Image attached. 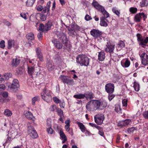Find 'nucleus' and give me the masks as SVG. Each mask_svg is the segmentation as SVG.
<instances>
[{"label":"nucleus","instance_id":"nucleus-1","mask_svg":"<svg viewBox=\"0 0 148 148\" xmlns=\"http://www.w3.org/2000/svg\"><path fill=\"white\" fill-rule=\"evenodd\" d=\"M76 62L79 64L81 66H87L89 64V59L85 55H78L76 58Z\"/></svg>","mask_w":148,"mask_h":148},{"label":"nucleus","instance_id":"nucleus-2","mask_svg":"<svg viewBox=\"0 0 148 148\" xmlns=\"http://www.w3.org/2000/svg\"><path fill=\"white\" fill-rule=\"evenodd\" d=\"M52 93L51 91L46 88H44L41 93V96L42 99L47 102H49L51 99Z\"/></svg>","mask_w":148,"mask_h":148},{"label":"nucleus","instance_id":"nucleus-3","mask_svg":"<svg viewBox=\"0 0 148 148\" xmlns=\"http://www.w3.org/2000/svg\"><path fill=\"white\" fill-rule=\"evenodd\" d=\"M92 4L95 8L101 12L105 18L109 17V14L105 10L103 6L99 5L97 2L95 1H93Z\"/></svg>","mask_w":148,"mask_h":148},{"label":"nucleus","instance_id":"nucleus-4","mask_svg":"<svg viewBox=\"0 0 148 148\" xmlns=\"http://www.w3.org/2000/svg\"><path fill=\"white\" fill-rule=\"evenodd\" d=\"M59 78L64 83L68 85L71 86L74 84V80L70 77L64 75H61Z\"/></svg>","mask_w":148,"mask_h":148},{"label":"nucleus","instance_id":"nucleus-5","mask_svg":"<svg viewBox=\"0 0 148 148\" xmlns=\"http://www.w3.org/2000/svg\"><path fill=\"white\" fill-rule=\"evenodd\" d=\"M137 37L139 45L142 47H144L148 42V37L145 38L138 34H137Z\"/></svg>","mask_w":148,"mask_h":148},{"label":"nucleus","instance_id":"nucleus-6","mask_svg":"<svg viewBox=\"0 0 148 148\" xmlns=\"http://www.w3.org/2000/svg\"><path fill=\"white\" fill-rule=\"evenodd\" d=\"M27 131L29 136L32 138H36L38 137V134L35 130L31 125L28 126Z\"/></svg>","mask_w":148,"mask_h":148},{"label":"nucleus","instance_id":"nucleus-7","mask_svg":"<svg viewBox=\"0 0 148 148\" xmlns=\"http://www.w3.org/2000/svg\"><path fill=\"white\" fill-rule=\"evenodd\" d=\"M95 122L98 124L101 125L105 117L103 114H99L94 117Z\"/></svg>","mask_w":148,"mask_h":148},{"label":"nucleus","instance_id":"nucleus-8","mask_svg":"<svg viewBox=\"0 0 148 148\" xmlns=\"http://www.w3.org/2000/svg\"><path fill=\"white\" fill-rule=\"evenodd\" d=\"M40 71V68L38 66H37L36 68L31 66L28 67V73L30 75L34 74L36 75Z\"/></svg>","mask_w":148,"mask_h":148},{"label":"nucleus","instance_id":"nucleus-9","mask_svg":"<svg viewBox=\"0 0 148 148\" xmlns=\"http://www.w3.org/2000/svg\"><path fill=\"white\" fill-rule=\"evenodd\" d=\"M19 87V82L16 79H14L12 83L8 86V88L12 90H16Z\"/></svg>","mask_w":148,"mask_h":148},{"label":"nucleus","instance_id":"nucleus-10","mask_svg":"<svg viewBox=\"0 0 148 148\" xmlns=\"http://www.w3.org/2000/svg\"><path fill=\"white\" fill-rule=\"evenodd\" d=\"M114 85L113 84L108 83L105 86V90L109 94H111L114 92Z\"/></svg>","mask_w":148,"mask_h":148},{"label":"nucleus","instance_id":"nucleus-11","mask_svg":"<svg viewBox=\"0 0 148 148\" xmlns=\"http://www.w3.org/2000/svg\"><path fill=\"white\" fill-rule=\"evenodd\" d=\"M106 47L105 48V51L107 52H109L110 53V56H112L111 53H112L114 49L115 45L114 44H110V42H107L106 45Z\"/></svg>","mask_w":148,"mask_h":148},{"label":"nucleus","instance_id":"nucleus-12","mask_svg":"<svg viewBox=\"0 0 148 148\" xmlns=\"http://www.w3.org/2000/svg\"><path fill=\"white\" fill-rule=\"evenodd\" d=\"M90 34L94 37L97 38L99 37L102 34V33L98 29H93L90 32Z\"/></svg>","mask_w":148,"mask_h":148},{"label":"nucleus","instance_id":"nucleus-13","mask_svg":"<svg viewBox=\"0 0 148 148\" xmlns=\"http://www.w3.org/2000/svg\"><path fill=\"white\" fill-rule=\"evenodd\" d=\"M142 64L144 65L148 64V56L145 53H143L140 56Z\"/></svg>","mask_w":148,"mask_h":148},{"label":"nucleus","instance_id":"nucleus-14","mask_svg":"<svg viewBox=\"0 0 148 148\" xmlns=\"http://www.w3.org/2000/svg\"><path fill=\"white\" fill-rule=\"evenodd\" d=\"M94 106L91 100L88 102L87 103L86 106V108L88 111L94 112L96 110L95 107Z\"/></svg>","mask_w":148,"mask_h":148},{"label":"nucleus","instance_id":"nucleus-15","mask_svg":"<svg viewBox=\"0 0 148 148\" xmlns=\"http://www.w3.org/2000/svg\"><path fill=\"white\" fill-rule=\"evenodd\" d=\"M24 115L25 116L29 119L34 120L35 119L32 113L29 111H25L24 112Z\"/></svg>","mask_w":148,"mask_h":148},{"label":"nucleus","instance_id":"nucleus-16","mask_svg":"<svg viewBox=\"0 0 148 148\" xmlns=\"http://www.w3.org/2000/svg\"><path fill=\"white\" fill-rule=\"evenodd\" d=\"M20 59L18 58L13 59L11 62L12 65L13 67H16L19 64Z\"/></svg>","mask_w":148,"mask_h":148},{"label":"nucleus","instance_id":"nucleus-17","mask_svg":"<svg viewBox=\"0 0 148 148\" xmlns=\"http://www.w3.org/2000/svg\"><path fill=\"white\" fill-rule=\"evenodd\" d=\"M93 104L95 107V110H97L101 106V102L99 101L98 100H92Z\"/></svg>","mask_w":148,"mask_h":148},{"label":"nucleus","instance_id":"nucleus-18","mask_svg":"<svg viewBox=\"0 0 148 148\" xmlns=\"http://www.w3.org/2000/svg\"><path fill=\"white\" fill-rule=\"evenodd\" d=\"M121 63L122 66L125 68L129 67L130 64V61L127 59H125L123 61H122Z\"/></svg>","mask_w":148,"mask_h":148},{"label":"nucleus","instance_id":"nucleus-19","mask_svg":"<svg viewBox=\"0 0 148 148\" xmlns=\"http://www.w3.org/2000/svg\"><path fill=\"white\" fill-rule=\"evenodd\" d=\"M98 59L100 61H103L105 58V53L103 51L100 52L98 56Z\"/></svg>","mask_w":148,"mask_h":148},{"label":"nucleus","instance_id":"nucleus-20","mask_svg":"<svg viewBox=\"0 0 148 148\" xmlns=\"http://www.w3.org/2000/svg\"><path fill=\"white\" fill-rule=\"evenodd\" d=\"M76 123L78 125L80 129L83 132H84L85 131L86 127L83 123L78 121H77Z\"/></svg>","mask_w":148,"mask_h":148},{"label":"nucleus","instance_id":"nucleus-21","mask_svg":"<svg viewBox=\"0 0 148 148\" xmlns=\"http://www.w3.org/2000/svg\"><path fill=\"white\" fill-rule=\"evenodd\" d=\"M140 13L137 14L135 16L134 18V20L136 22L138 23L141 20L142 18L141 17Z\"/></svg>","mask_w":148,"mask_h":148},{"label":"nucleus","instance_id":"nucleus-22","mask_svg":"<svg viewBox=\"0 0 148 148\" xmlns=\"http://www.w3.org/2000/svg\"><path fill=\"white\" fill-rule=\"evenodd\" d=\"M50 28L48 25H46L45 26L42 24H40L39 27V29L40 31H42L44 29L46 30H48Z\"/></svg>","mask_w":148,"mask_h":148},{"label":"nucleus","instance_id":"nucleus-23","mask_svg":"<svg viewBox=\"0 0 148 148\" xmlns=\"http://www.w3.org/2000/svg\"><path fill=\"white\" fill-rule=\"evenodd\" d=\"M15 44V42L14 40H9L8 41V49H10L12 47H14Z\"/></svg>","mask_w":148,"mask_h":148},{"label":"nucleus","instance_id":"nucleus-24","mask_svg":"<svg viewBox=\"0 0 148 148\" xmlns=\"http://www.w3.org/2000/svg\"><path fill=\"white\" fill-rule=\"evenodd\" d=\"M105 19L103 17L101 18L100 25L101 26L106 27L108 26V24L105 21Z\"/></svg>","mask_w":148,"mask_h":148},{"label":"nucleus","instance_id":"nucleus-25","mask_svg":"<svg viewBox=\"0 0 148 148\" xmlns=\"http://www.w3.org/2000/svg\"><path fill=\"white\" fill-rule=\"evenodd\" d=\"M36 0H27L26 2V5L28 7L32 6Z\"/></svg>","mask_w":148,"mask_h":148},{"label":"nucleus","instance_id":"nucleus-26","mask_svg":"<svg viewBox=\"0 0 148 148\" xmlns=\"http://www.w3.org/2000/svg\"><path fill=\"white\" fill-rule=\"evenodd\" d=\"M85 94L86 95L85 97L86 99H88V98L91 99L93 98L92 93L91 92H87Z\"/></svg>","mask_w":148,"mask_h":148},{"label":"nucleus","instance_id":"nucleus-27","mask_svg":"<svg viewBox=\"0 0 148 148\" xmlns=\"http://www.w3.org/2000/svg\"><path fill=\"white\" fill-rule=\"evenodd\" d=\"M85 96L86 95H85V94H83L82 93L75 95L74 96V97L75 98L78 99H84L85 97Z\"/></svg>","mask_w":148,"mask_h":148},{"label":"nucleus","instance_id":"nucleus-28","mask_svg":"<svg viewBox=\"0 0 148 148\" xmlns=\"http://www.w3.org/2000/svg\"><path fill=\"white\" fill-rule=\"evenodd\" d=\"M26 38L29 40H32L34 39V34L32 33H29L26 36Z\"/></svg>","mask_w":148,"mask_h":148},{"label":"nucleus","instance_id":"nucleus-29","mask_svg":"<svg viewBox=\"0 0 148 148\" xmlns=\"http://www.w3.org/2000/svg\"><path fill=\"white\" fill-rule=\"evenodd\" d=\"M147 0H142L140 3V5L141 7L147 6Z\"/></svg>","mask_w":148,"mask_h":148},{"label":"nucleus","instance_id":"nucleus-30","mask_svg":"<svg viewBox=\"0 0 148 148\" xmlns=\"http://www.w3.org/2000/svg\"><path fill=\"white\" fill-rule=\"evenodd\" d=\"M134 90L136 91H138L140 89V87L139 84L136 82L134 83Z\"/></svg>","mask_w":148,"mask_h":148},{"label":"nucleus","instance_id":"nucleus-31","mask_svg":"<svg viewBox=\"0 0 148 148\" xmlns=\"http://www.w3.org/2000/svg\"><path fill=\"white\" fill-rule=\"evenodd\" d=\"M129 11L132 14H134L136 13L138 9L137 8L135 7H132L130 8Z\"/></svg>","mask_w":148,"mask_h":148},{"label":"nucleus","instance_id":"nucleus-32","mask_svg":"<svg viewBox=\"0 0 148 148\" xmlns=\"http://www.w3.org/2000/svg\"><path fill=\"white\" fill-rule=\"evenodd\" d=\"M40 98L38 96H36L33 97L32 100V104L33 105H34L36 101H39Z\"/></svg>","mask_w":148,"mask_h":148},{"label":"nucleus","instance_id":"nucleus-33","mask_svg":"<svg viewBox=\"0 0 148 148\" xmlns=\"http://www.w3.org/2000/svg\"><path fill=\"white\" fill-rule=\"evenodd\" d=\"M4 114L7 116H10L12 115V113L11 111L8 109H6L4 111Z\"/></svg>","mask_w":148,"mask_h":148},{"label":"nucleus","instance_id":"nucleus-34","mask_svg":"<svg viewBox=\"0 0 148 148\" xmlns=\"http://www.w3.org/2000/svg\"><path fill=\"white\" fill-rule=\"evenodd\" d=\"M12 76V74L10 73H6L4 74L3 76L5 79L6 80L10 78Z\"/></svg>","mask_w":148,"mask_h":148},{"label":"nucleus","instance_id":"nucleus-35","mask_svg":"<svg viewBox=\"0 0 148 148\" xmlns=\"http://www.w3.org/2000/svg\"><path fill=\"white\" fill-rule=\"evenodd\" d=\"M47 69L49 71H51L54 69V66L52 64L49 63H48L47 66Z\"/></svg>","mask_w":148,"mask_h":148},{"label":"nucleus","instance_id":"nucleus-36","mask_svg":"<svg viewBox=\"0 0 148 148\" xmlns=\"http://www.w3.org/2000/svg\"><path fill=\"white\" fill-rule=\"evenodd\" d=\"M125 45L124 42L122 40L120 41L117 45L118 47L120 48L124 47Z\"/></svg>","mask_w":148,"mask_h":148},{"label":"nucleus","instance_id":"nucleus-37","mask_svg":"<svg viewBox=\"0 0 148 148\" xmlns=\"http://www.w3.org/2000/svg\"><path fill=\"white\" fill-rule=\"evenodd\" d=\"M113 12L116 14L117 16H119L120 14V12L119 11L117 10L116 7H114L112 9Z\"/></svg>","mask_w":148,"mask_h":148},{"label":"nucleus","instance_id":"nucleus-38","mask_svg":"<svg viewBox=\"0 0 148 148\" xmlns=\"http://www.w3.org/2000/svg\"><path fill=\"white\" fill-rule=\"evenodd\" d=\"M56 111L58 114L60 116H64L63 112L60 109L58 108V109H57Z\"/></svg>","mask_w":148,"mask_h":148},{"label":"nucleus","instance_id":"nucleus-39","mask_svg":"<svg viewBox=\"0 0 148 148\" xmlns=\"http://www.w3.org/2000/svg\"><path fill=\"white\" fill-rule=\"evenodd\" d=\"M136 129L134 127H132L128 129L127 132L129 134H131L133 133L135 130H136Z\"/></svg>","mask_w":148,"mask_h":148},{"label":"nucleus","instance_id":"nucleus-40","mask_svg":"<svg viewBox=\"0 0 148 148\" xmlns=\"http://www.w3.org/2000/svg\"><path fill=\"white\" fill-rule=\"evenodd\" d=\"M125 124V126L131 123V121L129 119H126L124 121H123Z\"/></svg>","mask_w":148,"mask_h":148},{"label":"nucleus","instance_id":"nucleus-41","mask_svg":"<svg viewBox=\"0 0 148 148\" xmlns=\"http://www.w3.org/2000/svg\"><path fill=\"white\" fill-rule=\"evenodd\" d=\"M58 108H57V107L56 105H53L51 106L49 109L50 111L53 112L55 110H56L58 109Z\"/></svg>","mask_w":148,"mask_h":148},{"label":"nucleus","instance_id":"nucleus-42","mask_svg":"<svg viewBox=\"0 0 148 148\" xmlns=\"http://www.w3.org/2000/svg\"><path fill=\"white\" fill-rule=\"evenodd\" d=\"M115 110L116 112L118 113H121V109L120 108V106H118L116 107L115 109Z\"/></svg>","mask_w":148,"mask_h":148},{"label":"nucleus","instance_id":"nucleus-43","mask_svg":"<svg viewBox=\"0 0 148 148\" xmlns=\"http://www.w3.org/2000/svg\"><path fill=\"white\" fill-rule=\"evenodd\" d=\"M47 131L48 134H52L53 132V130L51 128V127L47 128Z\"/></svg>","mask_w":148,"mask_h":148},{"label":"nucleus","instance_id":"nucleus-44","mask_svg":"<svg viewBox=\"0 0 148 148\" xmlns=\"http://www.w3.org/2000/svg\"><path fill=\"white\" fill-rule=\"evenodd\" d=\"M46 16L45 15L43 14H41L40 15V18L42 21H45L46 19Z\"/></svg>","mask_w":148,"mask_h":148},{"label":"nucleus","instance_id":"nucleus-45","mask_svg":"<svg viewBox=\"0 0 148 148\" xmlns=\"http://www.w3.org/2000/svg\"><path fill=\"white\" fill-rule=\"evenodd\" d=\"M143 115L144 118L148 119V111H145L143 113Z\"/></svg>","mask_w":148,"mask_h":148},{"label":"nucleus","instance_id":"nucleus-46","mask_svg":"<svg viewBox=\"0 0 148 148\" xmlns=\"http://www.w3.org/2000/svg\"><path fill=\"white\" fill-rule=\"evenodd\" d=\"M36 9L38 10V11H41L42 9H43V7L42 6L40 5H39L38 6H37L36 7Z\"/></svg>","mask_w":148,"mask_h":148},{"label":"nucleus","instance_id":"nucleus-47","mask_svg":"<svg viewBox=\"0 0 148 148\" xmlns=\"http://www.w3.org/2000/svg\"><path fill=\"white\" fill-rule=\"evenodd\" d=\"M5 47V41L4 40H1L0 42V47L2 48H4Z\"/></svg>","mask_w":148,"mask_h":148},{"label":"nucleus","instance_id":"nucleus-48","mask_svg":"<svg viewBox=\"0 0 148 148\" xmlns=\"http://www.w3.org/2000/svg\"><path fill=\"white\" fill-rule=\"evenodd\" d=\"M51 3V2L50 1H49L47 3V5L46 6L47 8V12H49L50 10V5Z\"/></svg>","mask_w":148,"mask_h":148},{"label":"nucleus","instance_id":"nucleus-49","mask_svg":"<svg viewBox=\"0 0 148 148\" xmlns=\"http://www.w3.org/2000/svg\"><path fill=\"white\" fill-rule=\"evenodd\" d=\"M47 125L48 127H51V121L50 119H48L47 120Z\"/></svg>","mask_w":148,"mask_h":148},{"label":"nucleus","instance_id":"nucleus-50","mask_svg":"<svg viewBox=\"0 0 148 148\" xmlns=\"http://www.w3.org/2000/svg\"><path fill=\"white\" fill-rule=\"evenodd\" d=\"M53 100L56 103H58L60 102V100L56 97H54L53 98Z\"/></svg>","mask_w":148,"mask_h":148},{"label":"nucleus","instance_id":"nucleus-51","mask_svg":"<svg viewBox=\"0 0 148 148\" xmlns=\"http://www.w3.org/2000/svg\"><path fill=\"white\" fill-rule=\"evenodd\" d=\"M127 99H124L122 101V103L123 106L126 107L127 106Z\"/></svg>","mask_w":148,"mask_h":148},{"label":"nucleus","instance_id":"nucleus-52","mask_svg":"<svg viewBox=\"0 0 148 148\" xmlns=\"http://www.w3.org/2000/svg\"><path fill=\"white\" fill-rule=\"evenodd\" d=\"M60 136L62 138H66V136L64 133L62 131H60Z\"/></svg>","mask_w":148,"mask_h":148},{"label":"nucleus","instance_id":"nucleus-53","mask_svg":"<svg viewBox=\"0 0 148 148\" xmlns=\"http://www.w3.org/2000/svg\"><path fill=\"white\" fill-rule=\"evenodd\" d=\"M124 123L123 121H119L118 123V125L121 126V127L125 126V124H124Z\"/></svg>","mask_w":148,"mask_h":148},{"label":"nucleus","instance_id":"nucleus-54","mask_svg":"<svg viewBox=\"0 0 148 148\" xmlns=\"http://www.w3.org/2000/svg\"><path fill=\"white\" fill-rule=\"evenodd\" d=\"M115 95L114 94H110L108 96L109 100L111 101L114 97Z\"/></svg>","mask_w":148,"mask_h":148},{"label":"nucleus","instance_id":"nucleus-55","mask_svg":"<svg viewBox=\"0 0 148 148\" xmlns=\"http://www.w3.org/2000/svg\"><path fill=\"white\" fill-rule=\"evenodd\" d=\"M56 47L58 49H60L62 47V45L61 44H60L58 42L56 43Z\"/></svg>","mask_w":148,"mask_h":148},{"label":"nucleus","instance_id":"nucleus-56","mask_svg":"<svg viewBox=\"0 0 148 148\" xmlns=\"http://www.w3.org/2000/svg\"><path fill=\"white\" fill-rule=\"evenodd\" d=\"M21 16L24 18L26 20L27 19L26 15V14L24 13H22L20 14Z\"/></svg>","mask_w":148,"mask_h":148},{"label":"nucleus","instance_id":"nucleus-57","mask_svg":"<svg viewBox=\"0 0 148 148\" xmlns=\"http://www.w3.org/2000/svg\"><path fill=\"white\" fill-rule=\"evenodd\" d=\"M101 106L103 107H105L107 106V103L106 101H103L101 103Z\"/></svg>","mask_w":148,"mask_h":148},{"label":"nucleus","instance_id":"nucleus-58","mask_svg":"<svg viewBox=\"0 0 148 148\" xmlns=\"http://www.w3.org/2000/svg\"><path fill=\"white\" fill-rule=\"evenodd\" d=\"M5 88V85L3 84L0 85V90H4Z\"/></svg>","mask_w":148,"mask_h":148},{"label":"nucleus","instance_id":"nucleus-59","mask_svg":"<svg viewBox=\"0 0 148 148\" xmlns=\"http://www.w3.org/2000/svg\"><path fill=\"white\" fill-rule=\"evenodd\" d=\"M99 134L101 136H104V134L103 131V129L99 131Z\"/></svg>","mask_w":148,"mask_h":148},{"label":"nucleus","instance_id":"nucleus-60","mask_svg":"<svg viewBox=\"0 0 148 148\" xmlns=\"http://www.w3.org/2000/svg\"><path fill=\"white\" fill-rule=\"evenodd\" d=\"M36 51L37 56L42 54V53L40 51V49H36Z\"/></svg>","mask_w":148,"mask_h":148},{"label":"nucleus","instance_id":"nucleus-61","mask_svg":"<svg viewBox=\"0 0 148 148\" xmlns=\"http://www.w3.org/2000/svg\"><path fill=\"white\" fill-rule=\"evenodd\" d=\"M2 95L4 97H7L8 95V93L6 92H4L2 93Z\"/></svg>","mask_w":148,"mask_h":148},{"label":"nucleus","instance_id":"nucleus-62","mask_svg":"<svg viewBox=\"0 0 148 148\" xmlns=\"http://www.w3.org/2000/svg\"><path fill=\"white\" fill-rule=\"evenodd\" d=\"M85 19L87 21H89L91 19V18L90 16L88 15H86L85 17Z\"/></svg>","mask_w":148,"mask_h":148},{"label":"nucleus","instance_id":"nucleus-63","mask_svg":"<svg viewBox=\"0 0 148 148\" xmlns=\"http://www.w3.org/2000/svg\"><path fill=\"white\" fill-rule=\"evenodd\" d=\"M60 103V106L61 108H64L65 103L64 102H61L60 101L59 103Z\"/></svg>","mask_w":148,"mask_h":148},{"label":"nucleus","instance_id":"nucleus-64","mask_svg":"<svg viewBox=\"0 0 148 148\" xmlns=\"http://www.w3.org/2000/svg\"><path fill=\"white\" fill-rule=\"evenodd\" d=\"M37 36L39 40H40V38L42 36V32H40L38 34Z\"/></svg>","mask_w":148,"mask_h":148}]
</instances>
